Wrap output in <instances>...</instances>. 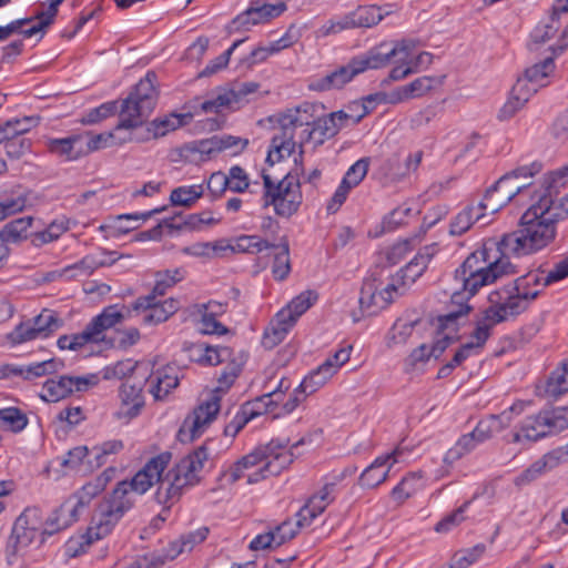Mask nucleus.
Segmentation results:
<instances>
[{
    "label": "nucleus",
    "mask_w": 568,
    "mask_h": 568,
    "mask_svg": "<svg viewBox=\"0 0 568 568\" xmlns=\"http://www.w3.org/2000/svg\"><path fill=\"white\" fill-rule=\"evenodd\" d=\"M493 251L494 247L491 242L489 244H484L481 248L476 250L469 254L463 264L456 270L455 280L460 283L463 292H455L453 294L452 302L454 304H458V306L463 304L462 301L464 298V293H467L476 268H478L480 265L486 266L487 260L494 255Z\"/></svg>",
    "instance_id": "nucleus-18"
},
{
    "label": "nucleus",
    "mask_w": 568,
    "mask_h": 568,
    "mask_svg": "<svg viewBox=\"0 0 568 568\" xmlns=\"http://www.w3.org/2000/svg\"><path fill=\"white\" fill-rule=\"evenodd\" d=\"M410 55V43L402 41L395 44L382 43L372 49L367 54L354 58L362 72L367 69H378L387 65L390 61L406 63Z\"/></svg>",
    "instance_id": "nucleus-14"
},
{
    "label": "nucleus",
    "mask_w": 568,
    "mask_h": 568,
    "mask_svg": "<svg viewBox=\"0 0 568 568\" xmlns=\"http://www.w3.org/2000/svg\"><path fill=\"white\" fill-rule=\"evenodd\" d=\"M542 272H530L525 276H520L516 280L513 292L505 298L504 302L519 301L523 302V312L527 310L529 303L534 301L540 293L538 290H530L531 286L542 285L544 286Z\"/></svg>",
    "instance_id": "nucleus-28"
},
{
    "label": "nucleus",
    "mask_w": 568,
    "mask_h": 568,
    "mask_svg": "<svg viewBox=\"0 0 568 568\" xmlns=\"http://www.w3.org/2000/svg\"><path fill=\"white\" fill-rule=\"evenodd\" d=\"M470 311L467 304H460L457 310L450 311L437 317V339L430 347V355L438 358L445 349L456 339L457 320Z\"/></svg>",
    "instance_id": "nucleus-17"
},
{
    "label": "nucleus",
    "mask_w": 568,
    "mask_h": 568,
    "mask_svg": "<svg viewBox=\"0 0 568 568\" xmlns=\"http://www.w3.org/2000/svg\"><path fill=\"white\" fill-rule=\"evenodd\" d=\"M144 383V379L135 381V378H129L121 385L119 389L121 405L115 414L118 419L129 422L141 413L145 404L143 395Z\"/></svg>",
    "instance_id": "nucleus-19"
},
{
    "label": "nucleus",
    "mask_w": 568,
    "mask_h": 568,
    "mask_svg": "<svg viewBox=\"0 0 568 568\" xmlns=\"http://www.w3.org/2000/svg\"><path fill=\"white\" fill-rule=\"evenodd\" d=\"M99 383L97 374L87 376L62 375L57 379H48L42 386L41 399L49 403L59 402L74 392H87Z\"/></svg>",
    "instance_id": "nucleus-13"
},
{
    "label": "nucleus",
    "mask_w": 568,
    "mask_h": 568,
    "mask_svg": "<svg viewBox=\"0 0 568 568\" xmlns=\"http://www.w3.org/2000/svg\"><path fill=\"white\" fill-rule=\"evenodd\" d=\"M131 311H134L132 305L130 307L125 305L119 307L116 304L109 305L104 307L99 315L93 317L89 325L93 332H97V336L99 337L100 342H104V332L121 323L126 316L130 315Z\"/></svg>",
    "instance_id": "nucleus-29"
},
{
    "label": "nucleus",
    "mask_w": 568,
    "mask_h": 568,
    "mask_svg": "<svg viewBox=\"0 0 568 568\" xmlns=\"http://www.w3.org/2000/svg\"><path fill=\"white\" fill-rule=\"evenodd\" d=\"M494 255L487 260L486 266L480 265L476 268L474 276L467 290V297L475 295L480 287L496 282L498 278L518 273V265L509 261L503 250L499 248L498 241L491 242Z\"/></svg>",
    "instance_id": "nucleus-12"
},
{
    "label": "nucleus",
    "mask_w": 568,
    "mask_h": 568,
    "mask_svg": "<svg viewBox=\"0 0 568 568\" xmlns=\"http://www.w3.org/2000/svg\"><path fill=\"white\" fill-rule=\"evenodd\" d=\"M186 150H189L192 153H199L200 161L210 160L211 158L220 153L217 135H214L210 139L191 142L189 145H186Z\"/></svg>",
    "instance_id": "nucleus-64"
},
{
    "label": "nucleus",
    "mask_w": 568,
    "mask_h": 568,
    "mask_svg": "<svg viewBox=\"0 0 568 568\" xmlns=\"http://www.w3.org/2000/svg\"><path fill=\"white\" fill-rule=\"evenodd\" d=\"M184 278V272L180 268L159 271L155 273V285L152 292L145 296L139 297L132 308L139 311L141 307L153 305V301L163 296L166 291Z\"/></svg>",
    "instance_id": "nucleus-26"
},
{
    "label": "nucleus",
    "mask_w": 568,
    "mask_h": 568,
    "mask_svg": "<svg viewBox=\"0 0 568 568\" xmlns=\"http://www.w3.org/2000/svg\"><path fill=\"white\" fill-rule=\"evenodd\" d=\"M204 194L201 184L179 186L171 191L170 202L174 206L191 207Z\"/></svg>",
    "instance_id": "nucleus-51"
},
{
    "label": "nucleus",
    "mask_w": 568,
    "mask_h": 568,
    "mask_svg": "<svg viewBox=\"0 0 568 568\" xmlns=\"http://www.w3.org/2000/svg\"><path fill=\"white\" fill-rule=\"evenodd\" d=\"M367 171V159L358 160L347 170L341 184L327 204V211L329 213H335L338 211L342 204L346 201L348 192L362 182V180L366 176Z\"/></svg>",
    "instance_id": "nucleus-20"
},
{
    "label": "nucleus",
    "mask_w": 568,
    "mask_h": 568,
    "mask_svg": "<svg viewBox=\"0 0 568 568\" xmlns=\"http://www.w3.org/2000/svg\"><path fill=\"white\" fill-rule=\"evenodd\" d=\"M359 73L361 71L353 58L346 65L339 67L322 78L312 80L308 88L313 91L320 92L341 89Z\"/></svg>",
    "instance_id": "nucleus-25"
},
{
    "label": "nucleus",
    "mask_w": 568,
    "mask_h": 568,
    "mask_svg": "<svg viewBox=\"0 0 568 568\" xmlns=\"http://www.w3.org/2000/svg\"><path fill=\"white\" fill-rule=\"evenodd\" d=\"M489 428L486 424H480L468 434L463 435L454 447L449 448L444 457V463L452 465L459 460L466 454L473 452L479 443H483L489 438Z\"/></svg>",
    "instance_id": "nucleus-24"
},
{
    "label": "nucleus",
    "mask_w": 568,
    "mask_h": 568,
    "mask_svg": "<svg viewBox=\"0 0 568 568\" xmlns=\"http://www.w3.org/2000/svg\"><path fill=\"white\" fill-rule=\"evenodd\" d=\"M317 300V294L313 291L302 292L300 295L294 297L286 307L281 311H288L291 316L294 318L296 324L300 316H302Z\"/></svg>",
    "instance_id": "nucleus-57"
},
{
    "label": "nucleus",
    "mask_w": 568,
    "mask_h": 568,
    "mask_svg": "<svg viewBox=\"0 0 568 568\" xmlns=\"http://www.w3.org/2000/svg\"><path fill=\"white\" fill-rule=\"evenodd\" d=\"M404 449L395 448L392 453L378 456L361 475L359 485L366 488H375L384 483L388 476L390 466L399 462Z\"/></svg>",
    "instance_id": "nucleus-21"
},
{
    "label": "nucleus",
    "mask_w": 568,
    "mask_h": 568,
    "mask_svg": "<svg viewBox=\"0 0 568 568\" xmlns=\"http://www.w3.org/2000/svg\"><path fill=\"white\" fill-rule=\"evenodd\" d=\"M490 302L493 305L484 311L483 317L477 321L476 327L470 334L471 341L468 342L477 351L483 348L489 338L494 325L523 313V302H498L494 300L493 295H490Z\"/></svg>",
    "instance_id": "nucleus-11"
},
{
    "label": "nucleus",
    "mask_w": 568,
    "mask_h": 568,
    "mask_svg": "<svg viewBox=\"0 0 568 568\" xmlns=\"http://www.w3.org/2000/svg\"><path fill=\"white\" fill-rule=\"evenodd\" d=\"M562 13L564 12H555V6H554L551 16L549 18V22L545 23V24L537 26L534 29V31L531 33L532 41L535 43L541 44V43H545L548 40L552 39L560 27L559 17Z\"/></svg>",
    "instance_id": "nucleus-58"
},
{
    "label": "nucleus",
    "mask_w": 568,
    "mask_h": 568,
    "mask_svg": "<svg viewBox=\"0 0 568 568\" xmlns=\"http://www.w3.org/2000/svg\"><path fill=\"white\" fill-rule=\"evenodd\" d=\"M294 325V318L291 316L288 311L277 312L263 334V346L268 349L274 348L283 342Z\"/></svg>",
    "instance_id": "nucleus-32"
},
{
    "label": "nucleus",
    "mask_w": 568,
    "mask_h": 568,
    "mask_svg": "<svg viewBox=\"0 0 568 568\" xmlns=\"http://www.w3.org/2000/svg\"><path fill=\"white\" fill-rule=\"evenodd\" d=\"M244 358H231L221 374L217 376V386L213 389L212 395H219L220 398L234 384L235 379L242 372Z\"/></svg>",
    "instance_id": "nucleus-44"
},
{
    "label": "nucleus",
    "mask_w": 568,
    "mask_h": 568,
    "mask_svg": "<svg viewBox=\"0 0 568 568\" xmlns=\"http://www.w3.org/2000/svg\"><path fill=\"white\" fill-rule=\"evenodd\" d=\"M134 505L114 488L109 498L102 500L95 508L91 526L88 528L89 539H101L109 535L123 515Z\"/></svg>",
    "instance_id": "nucleus-9"
},
{
    "label": "nucleus",
    "mask_w": 568,
    "mask_h": 568,
    "mask_svg": "<svg viewBox=\"0 0 568 568\" xmlns=\"http://www.w3.org/2000/svg\"><path fill=\"white\" fill-rule=\"evenodd\" d=\"M310 106H297L288 109L280 114L278 126L280 134L272 138V150L268 152L266 161L273 164L285 156L294 153L295 146L298 144V156L294 159L296 164L295 175L286 174L280 182L275 183L270 174L262 172L263 179V207L274 206V211L278 216L290 217L297 212L302 203L301 184L298 174L304 173L303 153L304 145L311 143L307 133L312 130L313 115L308 112Z\"/></svg>",
    "instance_id": "nucleus-1"
},
{
    "label": "nucleus",
    "mask_w": 568,
    "mask_h": 568,
    "mask_svg": "<svg viewBox=\"0 0 568 568\" xmlns=\"http://www.w3.org/2000/svg\"><path fill=\"white\" fill-rule=\"evenodd\" d=\"M556 234V225L535 203L521 215L518 227L498 240L499 248L514 261L544 250L555 241Z\"/></svg>",
    "instance_id": "nucleus-2"
},
{
    "label": "nucleus",
    "mask_w": 568,
    "mask_h": 568,
    "mask_svg": "<svg viewBox=\"0 0 568 568\" xmlns=\"http://www.w3.org/2000/svg\"><path fill=\"white\" fill-rule=\"evenodd\" d=\"M158 77L149 71L141 79L129 95L122 101L120 122L116 129H133L140 126L154 110L159 93L155 89Z\"/></svg>",
    "instance_id": "nucleus-4"
},
{
    "label": "nucleus",
    "mask_w": 568,
    "mask_h": 568,
    "mask_svg": "<svg viewBox=\"0 0 568 568\" xmlns=\"http://www.w3.org/2000/svg\"><path fill=\"white\" fill-rule=\"evenodd\" d=\"M435 253V245L423 247L405 267L397 272V280H402L403 285L413 284L423 275Z\"/></svg>",
    "instance_id": "nucleus-31"
},
{
    "label": "nucleus",
    "mask_w": 568,
    "mask_h": 568,
    "mask_svg": "<svg viewBox=\"0 0 568 568\" xmlns=\"http://www.w3.org/2000/svg\"><path fill=\"white\" fill-rule=\"evenodd\" d=\"M144 382H149L150 393L156 400L165 398L172 389L178 387L179 377L176 375L169 374L168 372L158 371L154 375H150L144 378Z\"/></svg>",
    "instance_id": "nucleus-43"
},
{
    "label": "nucleus",
    "mask_w": 568,
    "mask_h": 568,
    "mask_svg": "<svg viewBox=\"0 0 568 568\" xmlns=\"http://www.w3.org/2000/svg\"><path fill=\"white\" fill-rule=\"evenodd\" d=\"M555 68L554 57H548L544 61L538 62L525 70L524 75L534 85H539V89L545 87V79L552 72Z\"/></svg>",
    "instance_id": "nucleus-59"
},
{
    "label": "nucleus",
    "mask_w": 568,
    "mask_h": 568,
    "mask_svg": "<svg viewBox=\"0 0 568 568\" xmlns=\"http://www.w3.org/2000/svg\"><path fill=\"white\" fill-rule=\"evenodd\" d=\"M484 207L480 206V202L477 205H468L460 211L450 222L449 233L452 235H462L467 232L475 221L480 220L485 216Z\"/></svg>",
    "instance_id": "nucleus-39"
},
{
    "label": "nucleus",
    "mask_w": 568,
    "mask_h": 568,
    "mask_svg": "<svg viewBox=\"0 0 568 568\" xmlns=\"http://www.w3.org/2000/svg\"><path fill=\"white\" fill-rule=\"evenodd\" d=\"M153 305L148 307H141L138 312H149L144 317L143 322L145 324H159L165 322L170 316H172L179 310V302L174 298H168L162 303L158 302V298L153 301Z\"/></svg>",
    "instance_id": "nucleus-41"
},
{
    "label": "nucleus",
    "mask_w": 568,
    "mask_h": 568,
    "mask_svg": "<svg viewBox=\"0 0 568 568\" xmlns=\"http://www.w3.org/2000/svg\"><path fill=\"white\" fill-rule=\"evenodd\" d=\"M270 248L275 250L272 273L278 281H283L291 272L288 242L284 239L278 245L272 244Z\"/></svg>",
    "instance_id": "nucleus-49"
},
{
    "label": "nucleus",
    "mask_w": 568,
    "mask_h": 568,
    "mask_svg": "<svg viewBox=\"0 0 568 568\" xmlns=\"http://www.w3.org/2000/svg\"><path fill=\"white\" fill-rule=\"evenodd\" d=\"M329 364H322L316 369L311 372L300 384V388L307 396L320 389L332 377L329 372Z\"/></svg>",
    "instance_id": "nucleus-54"
},
{
    "label": "nucleus",
    "mask_w": 568,
    "mask_h": 568,
    "mask_svg": "<svg viewBox=\"0 0 568 568\" xmlns=\"http://www.w3.org/2000/svg\"><path fill=\"white\" fill-rule=\"evenodd\" d=\"M343 478V475L336 476L332 483H326L321 490L314 494L307 504L301 508V515L306 516L308 521H313L321 515L325 508L334 500L337 483Z\"/></svg>",
    "instance_id": "nucleus-30"
},
{
    "label": "nucleus",
    "mask_w": 568,
    "mask_h": 568,
    "mask_svg": "<svg viewBox=\"0 0 568 568\" xmlns=\"http://www.w3.org/2000/svg\"><path fill=\"white\" fill-rule=\"evenodd\" d=\"M530 183H513L508 176L503 175L485 193L480 206L491 214L507 205L517 194L527 189Z\"/></svg>",
    "instance_id": "nucleus-16"
},
{
    "label": "nucleus",
    "mask_w": 568,
    "mask_h": 568,
    "mask_svg": "<svg viewBox=\"0 0 568 568\" xmlns=\"http://www.w3.org/2000/svg\"><path fill=\"white\" fill-rule=\"evenodd\" d=\"M302 442L300 440L288 447L287 443L272 439L265 445L257 446L251 454L255 457V465L260 467L247 476V483L256 484L270 476L280 475L293 463L295 456L292 449Z\"/></svg>",
    "instance_id": "nucleus-5"
},
{
    "label": "nucleus",
    "mask_w": 568,
    "mask_h": 568,
    "mask_svg": "<svg viewBox=\"0 0 568 568\" xmlns=\"http://www.w3.org/2000/svg\"><path fill=\"white\" fill-rule=\"evenodd\" d=\"M568 428V406L546 407L536 415L525 418L520 432L515 433L514 443L521 438L536 442L546 436L558 434Z\"/></svg>",
    "instance_id": "nucleus-8"
},
{
    "label": "nucleus",
    "mask_w": 568,
    "mask_h": 568,
    "mask_svg": "<svg viewBox=\"0 0 568 568\" xmlns=\"http://www.w3.org/2000/svg\"><path fill=\"white\" fill-rule=\"evenodd\" d=\"M258 87L260 84L256 82L237 83L215 99L204 101L201 109L203 112L210 113L219 112L224 106L233 108V105L242 103L248 94L256 92Z\"/></svg>",
    "instance_id": "nucleus-23"
},
{
    "label": "nucleus",
    "mask_w": 568,
    "mask_h": 568,
    "mask_svg": "<svg viewBox=\"0 0 568 568\" xmlns=\"http://www.w3.org/2000/svg\"><path fill=\"white\" fill-rule=\"evenodd\" d=\"M389 11L377 6H361L351 12L355 28H371L377 24Z\"/></svg>",
    "instance_id": "nucleus-47"
},
{
    "label": "nucleus",
    "mask_w": 568,
    "mask_h": 568,
    "mask_svg": "<svg viewBox=\"0 0 568 568\" xmlns=\"http://www.w3.org/2000/svg\"><path fill=\"white\" fill-rule=\"evenodd\" d=\"M28 422L27 415L17 407L0 409V427L19 433L27 427Z\"/></svg>",
    "instance_id": "nucleus-53"
},
{
    "label": "nucleus",
    "mask_w": 568,
    "mask_h": 568,
    "mask_svg": "<svg viewBox=\"0 0 568 568\" xmlns=\"http://www.w3.org/2000/svg\"><path fill=\"white\" fill-rule=\"evenodd\" d=\"M291 388V382L283 377L277 387L254 400L263 412H272L282 402L285 393Z\"/></svg>",
    "instance_id": "nucleus-56"
},
{
    "label": "nucleus",
    "mask_w": 568,
    "mask_h": 568,
    "mask_svg": "<svg viewBox=\"0 0 568 568\" xmlns=\"http://www.w3.org/2000/svg\"><path fill=\"white\" fill-rule=\"evenodd\" d=\"M263 414V410L255 402H247L224 427V435L235 437L240 430L252 419Z\"/></svg>",
    "instance_id": "nucleus-40"
},
{
    "label": "nucleus",
    "mask_w": 568,
    "mask_h": 568,
    "mask_svg": "<svg viewBox=\"0 0 568 568\" xmlns=\"http://www.w3.org/2000/svg\"><path fill=\"white\" fill-rule=\"evenodd\" d=\"M32 142L26 136L8 135L4 150L11 160H19L31 151Z\"/></svg>",
    "instance_id": "nucleus-63"
},
{
    "label": "nucleus",
    "mask_w": 568,
    "mask_h": 568,
    "mask_svg": "<svg viewBox=\"0 0 568 568\" xmlns=\"http://www.w3.org/2000/svg\"><path fill=\"white\" fill-rule=\"evenodd\" d=\"M554 187L555 185H547L546 193L540 195L536 204L541 211H545V214L550 217V221L557 225L559 221L568 217V194L558 202H555L551 194Z\"/></svg>",
    "instance_id": "nucleus-35"
},
{
    "label": "nucleus",
    "mask_w": 568,
    "mask_h": 568,
    "mask_svg": "<svg viewBox=\"0 0 568 568\" xmlns=\"http://www.w3.org/2000/svg\"><path fill=\"white\" fill-rule=\"evenodd\" d=\"M99 342L100 339L97 336V332H93L91 326L88 324L81 333L60 336L58 339V346L60 349L79 351L89 343Z\"/></svg>",
    "instance_id": "nucleus-50"
},
{
    "label": "nucleus",
    "mask_w": 568,
    "mask_h": 568,
    "mask_svg": "<svg viewBox=\"0 0 568 568\" xmlns=\"http://www.w3.org/2000/svg\"><path fill=\"white\" fill-rule=\"evenodd\" d=\"M311 523L312 521H308L306 516L302 517L300 510L295 521L285 520L281 525H277L273 530H271L275 539V547H280L293 539L297 535L300 528L308 526Z\"/></svg>",
    "instance_id": "nucleus-45"
},
{
    "label": "nucleus",
    "mask_w": 568,
    "mask_h": 568,
    "mask_svg": "<svg viewBox=\"0 0 568 568\" xmlns=\"http://www.w3.org/2000/svg\"><path fill=\"white\" fill-rule=\"evenodd\" d=\"M524 410L523 403H516L510 406L508 409L501 412L499 415H491L488 419L481 420L480 424H486L489 430V438L494 433L500 432L501 429L508 427L513 420V414H520Z\"/></svg>",
    "instance_id": "nucleus-55"
},
{
    "label": "nucleus",
    "mask_w": 568,
    "mask_h": 568,
    "mask_svg": "<svg viewBox=\"0 0 568 568\" xmlns=\"http://www.w3.org/2000/svg\"><path fill=\"white\" fill-rule=\"evenodd\" d=\"M81 511L82 509L73 501V499L68 498L51 514L50 517H48L45 521H43V534L51 536L69 527L79 519Z\"/></svg>",
    "instance_id": "nucleus-27"
},
{
    "label": "nucleus",
    "mask_w": 568,
    "mask_h": 568,
    "mask_svg": "<svg viewBox=\"0 0 568 568\" xmlns=\"http://www.w3.org/2000/svg\"><path fill=\"white\" fill-rule=\"evenodd\" d=\"M337 120L343 123V128L355 125L368 113L367 106L361 102H353L345 109L335 111Z\"/></svg>",
    "instance_id": "nucleus-60"
},
{
    "label": "nucleus",
    "mask_w": 568,
    "mask_h": 568,
    "mask_svg": "<svg viewBox=\"0 0 568 568\" xmlns=\"http://www.w3.org/2000/svg\"><path fill=\"white\" fill-rule=\"evenodd\" d=\"M377 291L376 280H366L363 283L359 296L361 308L369 314L376 313L378 310L385 308L392 303V298L385 297L384 293H378L379 301H375V293Z\"/></svg>",
    "instance_id": "nucleus-38"
},
{
    "label": "nucleus",
    "mask_w": 568,
    "mask_h": 568,
    "mask_svg": "<svg viewBox=\"0 0 568 568\" xmlns=\"http://www.w3.org/2000/svg\"><path fill=\"white\" fill-rule=\"evenodd\" d=\"M423 488V475L420 471L409 473L390 491L392 498L402 505L405 500Z\"/></svg>",
    "instance_id": "nucleus-42"
},
{
    "label": "nucleus",
    "mask_w": 568,
    "mask_h": 568,
    "mask_svg": "<svg viewBox=\"0 0 568 568\" xmlns=\"http://www.w3.org/2000/svg\"><path fill=\"white\" fill-rule=\"evenodd\" d=\"M486 551L484 544H478L471 548L457 551L453 557V564L449 568H468L476 562Z\"/></svg>",
    "instance_id": "nucleus-61"
},
{
    "label": "nucleus",
    "mask_w": 568,
    "mask_h": 568,
    "mask_svg": "<svg viewBox=\"0 0 568 568\" xmlns=\"http://www.w3.org/2000/svg\"><path fill=\"white\" fill-rule=\"evenodd\" d=\"M192 120L191 113H171L163 118H156L150 122L148 132L152 133L153 138L164 136L166 133L174 131L183 125H186Z\"/></svg>",
    "instance_id": "nucleus-37"
},
{
    "label": "nucleus",
    "mask_w": 568,
    "mask_h": 568,
    "mask_svg": "<svg viewBox=\"0 0 568 568\" xmlns=\"http://www.w3.org/2000/svg\"><path fill=\"white\" fill-rule=\"evenodd\" d=\"M211 440L181 458L163 477L155 491L159 504L174 505L183 495L185 488L193 487L201 481V473L205 465L211 463Z\"/></svg>",
    "instance_id": "nucleus-3"
},
{
    "label": "nucleus",
    "mask_w": 568,
    "mask_h": 568,
    "mask_svg": "<svg viewBox=\"0 0 568 568\" xmlns=\"http://www.w3.org/2000/svg\"><path fill=\"white\" fill-rule=\"evenodd\" d=\"M568 428V406L546 407L536 415L525 418L520 432L515 433L514 443L521 438L536 442L546 436L558 434Z\"/></svg>",
    "instance_id": "nucleus-7"
},
{
    "label": "nucleus",
    "mask_w": 568,
    "mask_h": 568,
    "mask_svg": "<svg viewBox=\"0 0 568 568\" xmlns=\"http://www.w3.org/2000/svg\"><path fill=\"white\" fill-rule=\"evenodd\" d=\"M286 9L285 3L278 4H263L261 7H251L243 13L239 14L233 23L239 27H246L248 24H257L270 20L271 18L280 16Z\"/></svg>",
    "instance_id": "nucleus-33"
},
{
    "label": "nucleus",
    "mask_w": 568,
    "mask_h": 568,
    "mask_svg": "<svg viewBox=\"0 0 568 568\" xmlns=\"http://www.w3.org/2000/svg\"><path fill=\"white\" fill-rule=\"evenodd\" d=\"M29 322H31L40 337H48L62 325L58 315L50 310H43L38 316L33 317Z\"/></svg>",
    "instance_id": "nucleus-52"
},
{
    "label": "nucleus",
    "mask_w": 568,
    "mask_h": 568,
    "mask_svg": "<svg viewBox=\"0 0 568 568\" xmlns=\"http://www.w3.org/2000/svg\"><path fill=\"white\" fill-rule=\"evenodd\" d=\"M48 150L65 161H73L85 154L82 145V135L80 134L62 139H51L48 142Z\"/></svg>",
    "instance_id": "nucleus-34"
},
{
    "label": "nucleus",
    "mask_w": 568,
    "mask_h": 568,
    "mask_svg": "<svg viewBox=\"0 0 568 568\" xmlns=\"http://www.w3.org/2000/svg\"><path fill=\"white\" fill-rule=\"evenodd\" d=\"M382 174L392 182L400 181L407 176V170H404L400 156L398 153H394L381 164Z\"/></svg>",
    "instance_id": "nucleus-62"
},
{
    "label": "nucleus",
    "mask_w": 568,
    "mask_h": 568,
    "mask_svg": "<svg viewBox=\"0 0 568 568\" xmlns=\"http://www.w3.org/2000/svg\"><path fill=\"white\" fill-rule=\"evenodd\" d=\"M220 396L211 395V397L201 403L193 413L183 422L180 430V440H193L199 437L205 428L216 418L220 412Z\"/></svg>",
    "instance_id": "nucleus-15"
},
{
    "label": "nucleus",
    "mask_w": 568,
    "mask_h": 568,
    "mask_svg": "<svg viewBox=\"0 0 568 568\" xmlns=\"http://www.w3.org/2000/svg\"><path fill=\"white\" fill-rule=\"evenodd\" d=\"M63 363L55 358L30 364L28 366H18L13 364L0 365V378L19 376L24 381H32L45 375L57 373Z\"/></svg>",
    "instance_id": "nucleus-22"
},
{
    "label": "nucleus",
    "mask_w": 568,
    "mask_h": 568,
    "mask_svg": "<svg viewBox=\"0 0 568 568\" xmlns=\"http://www.w3.org/2000/svg\"><path fill=\"white\" fill-rule=\"evenodd\" d=\"M171 453L165 452L151 458L131 480H122L116 484L115 489L126 499L134 500V494L146 493L155 483L161 485L165 468L171 462Z\"/></svg>",
    "instance_id": "nucleus-10"
},
{
    "label": "nucleus",
    "mask_w": 568,
    "mask_h": 568,
    "mask_svg": "<svg viewBox=\"0 0 568 568\" xmlns=\"http://www.w3.org/2000/svg\"><path fill=\"white\" fill-rule=\"evenodd\" d=\"M109 479V475L106 471H104L94 480L85 484L70 498L73 499V501L83 510L90 504V501L105 488Z\"/></svg>",
    "instance_id": "nucleus-46"
},
{
    "label": "nucleus",
    "mask_w": 568,
    "mask_h": 568,
    "mask_svg": "<svg viewBox=\"0 0 568 568\" xmlns=\"http://www.w3.org/2000/svg\"><path fill=\"white\" fill-rule=\"evenodd\" d=\"M31 216L19 217L7 223L0 231V240L3 243H16L28 237V230L32 224Z\"/></svg>",
    "instance_id": "nucleus-48"
},
{
    "label": "nucleus",
    "mask_w": 568,
    "mask_h": 568,
    "mask_svg": "<svg viewBox=\"0 0 568 568\" xmlns=\"http://www.w3.org/2000/svg\"><path fill=\"white\" fill-rule=\"evenodd\" d=\"M538 395L548 399H558L568 392V378L558 365L546 378L544 385L537 387Z\"/></svg>",
    "instance_id": "nucleus-36"
},
{
    "label": "nucleus",
    "mask_w": 568,
    "mask_h": 568,
    "mask_svg": "<svg viewBox=\"0 0 568 568\" xmlns=\"http://www.w3.org/2000/svg\"><path fill=\"white\" fill-rule=\"evenodd\" d=\"M43 517L42 511L38 507H28L16 519L11 535L8 538L6 554L7 560L10 565L13 564L14 558L20 555L26 548L33 544L37 539L43 542Z\"/></svg>",
    "instance_id": "nucleus-6"
}]
</instances>
